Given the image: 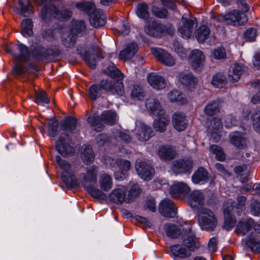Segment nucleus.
Listing matches in <instances>:
<instances>
[{"label": "nucleus", "mask_w": 260, "mask_h": 260, "mask_svg": "<svg viewBox=\"0 0 260 260\" xmlns=\"http://www.w3.org/2000/svg\"><path fill=\"white\" fill-rule=\"evenodd\" d=\"M181 239L183 240L182 245L176 244L170 247L171 251L175 257H189L190 255V251L195 250L200 246L194 232L187 233L186 235H183Z\"/></svg>", "instance_id": "f257e3e1"}, {"label": "nucleus", "mask_w": 260, "mask_h": 260, "mask_svg": "<svg viewBox=\"0 0 260 260\" xmlns=\"http://www.w3.org/2000/svg\"><path fill=\"white\" fill-rule=\"evenodd\" d=\"M110 76L116 80H103L100 82L102 89L111 94L122 95L124 92V87L121 81L123 79V74L119 70L115 68L111 73Z\"/></svg>", "instance_id": "f03ea898"}, {"label": "nucleus", "mask_w": 260, "mask_h": 260, "mask_svg": "<svg viewBox=\"0 0 260 260\" xmlns=\"http://www.w3.org/2000/svg\"><path fill=\"white\" fill-rule=\"evenodd\" d=\"M77 7L83 10L93 12L90 18V23L94 27L103 26L106 23V16L104 13L101 10L95 9V5L90 2L83 3H78Z\"/></svg>", "instance_id": "7ed1b4c3"}, {"label": "nucleus", "mask_w": 260, "mask_h": 260, "mask_svg": "<svg viewBox=\"0 0 260 260\" xmlns=\"http://www.w3.org/2000/svg\"><path fill=\"white\" fill-rule=\"evenodd\" d=\"M217 22H224L233 26H238L244 24L248 20L246 14L239 11L234 10L225 15H217L213 17Z\"/></svg>", "instance_id": "20e7f679"}, {"label": "nucleus", "mask_w": 260, "mask_h": 260, "mask_svg": "<svg viewBox=\"0 0 260 260\" xmlns=\"http://www.w3.org/2000/svg\"><path fill=\"white\" fill-rule=\"evenodd\" d=\"M199 224L202 230L212 231L216 226L217 220L214 213L208 208H201L199 210Z\"/></svg>", "instance_id": "39448f33"}, {"label": "nucleus", "mask_w": 260, "mask_h": 260, "mask_svg": "<svg viewBox=\"0 0 260 260\" xmlns=\"http://www.w3.org/2000/svg\"><path fill=\"white\" fill-rule=\"evenodd\" d=\"M77 51L91 69H94L97 61L102 58L101 52L93 46L90 48L84 46H79L77 48Z\"/></svg>", "instance_id": "423d86ee"}, {"label": "nucleus", "mask_w": 260, "mask_h": 260, "mask_svg": "<svg viewBox=\"0 0 260 260\" xmlns=\"http://www.w3.org/2000/svg\"><path fill=\"white\" fill-rule=\"evenodd\" d=\"M113 138L109 140L106 134H101L96 138V142L99 146H102L110 142L115 145L120 146L118 143L121 141L128 143L131 141V138L127 134L121 132L120 131L116 130L113 132Z\"/></svg>", "instance_id": "0eeeda50"}, {"label": "nucleus", "mask_w": 260, "mask_h": 260, "mask_svg": "<svg viewBox=\"0 0 260 260\" xmlns=\"http://www.w3.org/2000/svg\"><path fill=\"white\" fill-rule=\"evenodd\" d=\"M192 229V225L190 223L186 222L179 226L171 223L166 224L164 226L167 235L172 238H177L179 236H181L182 238L183 235L194 232Z\"/></svg>", "instance_id": "6e6552de"}, {"label": "nucleus", "mask_w": 260, "mask_h": 260, "mask_svg": "<svg viewBox=\"0 0 260 260\" xmlns=\"http://www.w3.org/2000/svg\"><path fill=\"white\" fill-rule=\"evenodd\" d=\"M56 161L62 170L61 178L67 185H72L74 180V172L71 165L67 161L62 159L59 156H56Z\"/></svg>", "instance_id": "1a4fd4ad"}, {"label": "nucleus", "mask_w": 260, "mask_h": 260, "mask_svg": "<svg viewBox=\"0 0 260 260\" xmlns=\"http://www.w3.org/2000/svg\"><path fill=\"white\" fill-rule=\"evenodd\" d=\"M70 142V139L66 133L60 134L59 139L56 142V148L61 155L66 156L74 152V149L71 146Z\"/></svg>", "instance_id": "9d476101"}, {"label": "nucleus", "mask_w": 260, "mask_h": 260, "mask_svg": "<svg viewBox=\"0 0 260 260\" xmlns=\"http://www.w3.org/2000/svg\"><path fill=\"white\" fill-rule=\"evenodd\" d=\"M135 168L139 176L144 180H150L154 175V168L142 159L137 160Z\"/></svg>", "instance_id": "9b49d317"}, {"label": "nucleus", "mask_w": 260, "mask_h": 260, "mask_svg": "<svg viewBox=\"0 0 260 260\" xmlns=\"http://www.w3.org/2000/svg\"><path fill=\"white\" fill-rule=\"evenodd\" d=\"M205 57L203 52L194 49L189 55L188 59L192 69L196 72H201L204 66Z\"/></svg>", "instance_id": "f8f14e48"}, {"label": "nucleus", "mask_w": 260, "mask_h": 260, "mask_svg": "<svg viewBox=\"0 0 260 260\" xmlns=\"http://www.w3.org/2000/svg\"><path fill=\"white\" fill-rule=\"evenodd\" d=\"M152 54L162 64L166 66L172 67L175 64V59L168 51L159 48H152Z\"/></svg>", "instance_id": "ddd939ff"}, {"label": "nucleus", "mask_w": 260, "mask_h": 260, "mask_svg": "<svg viewBox=\"0 0 260 260\" xmlns=\"http://www.w3.org/2000/svg\"><path fill=\"white\" fill-rule=\"evenodd\" d=\"M181 21L182 24L179 27L178 31L182 37L188 38L191 36L194 28L197 25V20L194 18H187L183 16Z\"/></svg>", "instance_id": "4468645a"}, {"label": "nucleus", "mask_w": 260, "mask_h": 260, "mask_svg": "<svg viewBox=\"0 0 260 260\" xmlns=\"http://www.w3.org/2000/svg\"><path fill=\"white\" fill-rule=\"evenodd\" d=\"M185 197L187 199L188 205L193 209H199L205 202V196L200 190H195L192 191L190 190L188 194Z\"/></svg>", "instance_id": "2eb2a0df"}, {"label": "nucleus", "mask_w": 260, "mask_h": 260, "mask_svg": "<svg viewBox=\"0 0 260 260\" xmlns=\"http://www.w3.org/2000/svg\"><path fill=\"white\" fill-rule=\"evenodd\" d=\"M189 191V187L183 182L175 183L169 188L170 194L176 199L180 198L182 196H187Z\"/></svg>", "instance_id": "dca6fc26"}, {"label": "nucleus", "mask_w": 260, "mask_h": 260, "mask_svg": "<svg viewBox=\"0 0 260 260\" xmlns=\"http://www.w3.org/2000/svg\"><path fill=\"white\" fill-rule=\"evenodd\" d=\"M145 106L148 111L155 116L161 117L165 115L164 109L159 101L155 98H148L146 101Z\"/></svg>", "instance_id": "f3484780"}, {"label": "nucleus", "mask_w": 260, "mask_h": 260, "mask_svg": "<svg viewBox=\"0 0 260 260\" xmlns=\"http://www.w3.org/2000/svg\"><path fill=\"white\" fill-rule=\"evenodd\" d=\"M126 190L124 187L115 188L109 194L110 201L117 204H121L124 202H129L131 199L126 197Z\"/></svg>", "instance_id": "a211bd4d"}, {"label": "nucleus", "mask_w": 260, "mask_h": 260, "mask_svg": "<svg viewBox=\"0 0 260 260\" xmlns=\"http://www.w3.org/2000/svg\"><path fill=\"white\" fill-rule=\"evenodd\" d=\"M158 211L163 216L167 218H172L176 214L174 204L169 199L161 201L158 207Z\"/></svg>", "instance_id": "6ab92c4d"}, {"label": "nucleus", "mask_w": 260, "mask_h": 260, "mask_svg": "<svg viewBox=\"0 0 260 260\" xmlns=\"http://www.w3.org/2000/svg\"><path fill=\"white\" fill-rule=\"evenodd\" d=\"M98 172V168L95 166H91L87 169L86 174L82 173L80 175L81 184L85 188L91 186L90 183L96 181Z\"/></svg>", "instance_id": "aec40b11"}, {"label": "nucleus", "mask_w": 260, "mask_h": 260, "mask_svg": "<svg viewBox=\"0 0 260 260\" xmlns=\"http://www.w3.org/2000/svg\"><path fill=\"white\" fill-rule=\"evenodd\" d=\"M192 166L190 159H179L173 161L172 170L176 174L190 173Z\"/></svg>", "instance_id": "412c9836"}, {"label": "nucleus", "mask_w": 260, "mask_h": 260, "mask_svg": "<svg viewBox=\"0 0 260 260\" xmlns=\"http://www.w3.org/2000/svg\"><path fill=\"white\" fill-rule=\"evenodd\" d=\"M222 127V122L219 118H214L210 121V124L208 125L207 131L210 134L211 138L215 142L220 140L221 137L220 128Z\"/></svg>", "instance_id": "4be33fe9"}, {"label": "nucleus", "mask_w": 260, "mask_h": 260, "mask_svg": "<svg viewBox=\"0 0 260 260\" xmlns=\"http://www.w3.org/2000/svg\"><path fill=\"white\" fill-rule=\"evenodd\" d=\"M147 79L149 85L156 90L165 88L167 83L164 78L156 73H151L147 75Z\"/></svg>", "instance_id": "5701e85b"}, {"label": "nucleus", "mask_w": 260, "mask_h": 260, "mask_svg": "<svg viewBox=\"0 0 260 260\" xmlns=\"http://www.w3.org/2000/svg\"><path fill=\"white\" fill-rule=\"evenodd\" d=\"M157 154L161 159L170 160L176 156L177 152L175 148L171 145H162L158 147Z\"/></svg>", "instance_id": "b1692460"}, {"label": "nucleus", "mask_w": 260, "mask_h": 260, "mask_svg": "<svg viewBox=\"0 0 260 260\" xmlns=\"http://www.w3.org/2000/svg\"><path fill=\"white\" fill-rule=\"evenodd\" d=\"M137 126L138 128L137 136L140 141H147L152 136L153 131L151 128L145 123L139 122Z\"/></svg>", "instance_id": "393cba45"}, {"label": "nucleus", "mask_w": 260, "mask_h": 260, "mask_svg": "<svg viewBox=\"0 0 260 260\" xmlns=\"http://www.w3.org/2000/svg\"><path fill=\"white\" fill-rule=\"evenodd\" d=\"M181 83L188 89L194 88L198 84V79L191 73H181L178 77Z\"/></svg>", "instance_id": "a878e982"}, {"label": "nucleus", "mask_w": 260, "mask_h": 260, "mask_svg": "<svg viewBox=\"0 0 260 260\" xmlns=\"http://www.w3.org/2000/svg\"><path fill=\"white\" fill-rule=\"evenodd\" d=\"M172 123L174 128L178 132L184 131L187 125V120L182 113H175L173 114Z\"/></svg>", "instance_id": "bb28decb"}, {"label": "nucleus", "mask_w": 260, "mask_h": 260, "mask_svg": "<svg viewBox=\"0 0 260 260\" xmlns=\"http://www.w3.org/2000/svg\"><path fill=\"white\" fill-rule=\"evenodd\" d=\"M237 203L236 205L233 203H228L225 204L224 208H228L231 211L236 213L238 215H240L243 207L245 205L246 198L243 196H238L237 198Z\"/></svg>", "instance_id": "cd10ccee"}, {"label": "nucleus", "mask_w": 260, "mask_h": 260, "mask_svg": "<svg viewBox=\"0 0 260 260\" xmlns=\"http://www.w3.org/2000/svg\"><path fill=\"white\" fill-rule=\"evenodd\" d=\"M48 120L47 129H46V125L42 123V126L40 127L41 131L42 134L47 132L49 137L54 138L57 135L58 121L53 118Z\"/></svg>", "instance_id": "c85d7f7f"}, {"label": "nucleus", "mask_w": 260, "mask_h": 260, "mask_svg": "<svg viewBox=\"0 0 260 260\" xmlns=\"http://www.w3.org/2000/svg\"><path fill=\"white\" fill-rule=\"evenodd\" d=\"M116 164L121 172L115 173V177L117 180H123L125 177V172L130 169L131 163L128 160L119 158L116 160Z\"/></svg>", "instance_id": "c756f323"}, {"label": "nucleus", "mask_w": 260, "mask_h": 260, "mask_svg": "<svg viewBox=\"0 0 260 260\" xmlns=\"http://www.w3.org/2000/svg\"><path fill=\"white\" fill-rule=\"evenodd\" d=\"M59 12L57 8L53 5L45 6L41 11V17L42 19L47 21L51 16L59 18Z\"/></svg>", "instance_id": "7c9ffc66"}, {"label": "nucleus", "mask_w": 260, "mask_h": 260, "mask_svg": "<svg viewBox=\"0 0 260 260\" xmlns=\"http://www.w3.org/2000/svg\"><path fill=\"white\" fill-rule=\"evenodd\" d=\"M244 69L245 67L242 64H234L229 70L228 76L229 79L233 82L238 81L244 71Z\"/></svg>", "instance_id": "2f4dec72"}, {"label": "nucleus", "mask_w": 260, "mask_h": 260, "mask_svg": "<svg viewBox=\"0 0 260 260\" xmlns=\"http://www.w3.org/2000/svg\"><path fill=\"white\" fill-rule=\"evenodd\" d=\"M145 32L151 36L158 37L162 32V28L160 24L155 21L147 23L145 27Z\"/></svg>", "instance_id": "473e14b6"}, {"label": "nucleus", "mask_w": 260, "mask_h": 260, "mask_svg": "<svg viewBox=\"0 0 260 260\" xmlns=\"http://www.w3.org/2000/svg\"><path fill=\"white\" fill-rule=\"evenodd\" d=\"M138 50V46L136 43L129 44L124 50L120 52L119 58L123 60L131 59L134 56Z\"/></svg>", "instance_id": "72a5a7b5"}, {"label": "nucleus", "mask_w": 260, "mask_h": 260, "mask_svg": "<svg viewBox=\"0 0 260 260\" xmlns=\"http://www.w3.org/2000/svg\"><path fill=\"white\" fill-rule=\"evenodd\" d=\"M254 223L251 218L243 219L237 225L236 232L238 234L245 235L250 230Z\"/></svg>", "instance_id": "f704fd0d"}, {"label": "nucleus", "mask_w": 260, "mask_h": 260, "mask_svg": "<svg viewBox=\"0 0 260 260\" xmlns=\"http://www.w3.org/2000/svg\"><path fill=\"white\" fill-rule=\"evenodd\" d=\"M99 184L101 190L107 192L112 187V178L110 175L107 174H103L100 176Z\"/></svg>", "instance_id": "c9c22d12"}, {"label": "nucleus", "mask_w": 260, "mask_h": 260, "mask_svg": "<svg viewBox=\"0 0 260 260\" xmlns=\"http://www.w3.org/2000/svg\"><path fill=\"white\" fill-rule=\"evenodd\" d=\"M18 54H13L18 61H27L30 57V53L27 47L23 44H18L16 46Z\"/></svg>", "instance_id": "e433bc0d"}, {"label": "nucleus", "mask_w": 260, "mask_h": 260, "mask_svg": "<svg viewBox=\"0 0 260 260\" xmlns=\"http://www.w3.org/2000/svg\"><path fill=\"white\" fill-rule=\"evenodd\" d=\"M233 212L228 208H224V216L225 218L224 228L226 230H229L233 228L236 224V220L234 217Z\"/></svg>", "instance_id": "4c0bfd02"}, {"label": "nucleus", "mask_w": 260, "mask_h": 260, "mask_svg": "<svg viewBox=\"0 0 260 260\" xmlns=\"http://www.w3.org/2000/svg\"><path fill=\"white\" fill-rule=\"evenodd\" d=\"M101 120L109 125H113L116 123L118 118L115 112L108 110L104 111L100 117Z\"/></svg>", "instance_id": "58836bf2"}, {"label": "nucleus", "mask_w": 260, "mask_h": 260, "mask_svg": "<svg viewBox=\"0 0 260 260\" xmlns=\"http://www.w3.org/2000/svg\"><path fill=\"white\" fill-rule=\"evenodd\" d=\"M168 98L171 102H177L179 104H184L187 102L184 94L177 90H173L169 92Z\"/></svg>", "instance_id": "ea45409f"}, {"label": "nucleus", "mask_w": 260, "mask_h": 260, "mask_svg": "<svg viewBox=\"0 0 260 260\" xmlns=\"http://www.w3.org/2000/svg\"><path fill=\"white\" fill-rule=\"evenodd\" d=\"M231 142L238 148H242L246 144L245 138L239 132H234L230 136Z\"/></svg>", "instance_id": "a19ab883"}, {"label": "nucleus", "mask_w": 260, "mask_h": 260, "mask_svg": "<svg viewBox=\"0 0 260 260\" xmlns=\"http://www.w3.org/2000/svg\"><path fill=\"white\" fill-rule=\"evenodd\" d=\"M247 245L252 251L258 253L260 252V241L254 235H250L246 240Z\"/></svg>", "instance_id": "79ce46f5"}, {"label": "nucleus", "mask_w": 260, "mask_h": 260, "mask_svg": "<svg viewBox=\"0 0 260 260\" xmlns=\"http://www.w3.org/2000/svg\"><path fill=\"white\" fill-rule=\"evenodd\" d=\"M19 13L23 16H27L32 13V6L28 0H19Z\"/></svg>", "instance_id": "37998d69"}, {"label": "nucleus", "mask_w": 260, "mask_h": 260, "mask_svg": "<svg viewBox=\"0 0 260 260\" xmlns=\"http://www.w3.org/2000/svg\"><path fill=\"white\" fill-rule=\"evenodd\" d=\"M21 34L25 37H30L32 35V22L29 19H24L21 24Z\"/></svg>", "instance_id": "c03bdc74"}, {"label": "nucleus", "mask_w": 260, "mask_h": 260, "mask_svg": "<svg viewBox=\"0 0 260 260\" xmlns=\"http://www.w3.org/2000/svg\"><path fill=\"white\" fill-rule=\"evenodd\" d=\"M81 158L83 162L87 165L92 162L94 160V154L92 148L89 146L84 145L81 152Z\"/></svg>", "instance_id": "a18cd8bd"}, {"label": "nucleus", "mask_w": 260, "mask_h": 260, "mask_svg": "<svg viewBox=\"0 0 260 260\" xmlns=\"http://www.w3.org/2000/svg\"><path fill=\"white\" fill-rule=\"evenodd\" d=\"M160 117L159 119L154 120L153 127L156 131L164 133L166 131V126L169 124V119L164 115Z\"/></svg>", "instance_id": "49530a36"}, {"label": "nucleus", "mask_w": 260, "mask_h": 260, "mask_svg": "<svg viewBox=\"0 0 260 260\" xmlns=\"http://www.w3.org/2000/svg\"><path fill=\"white\" fill-rule=\"evenodd\" d=\"M210 30L206 25L201 26L196 32V38L199 43H203L209 37Z\"/></svg>", "instance_id": "de8ad7c7"}, {"label": "nucleus", "mask_w": 260, "mask_h": 260, "mask_svg": "<svg viewBox=\"0 0 260 260\" xmlns=\"http://www.w3.org/2000/svg\"><path fill=\"white\" fill-rule=\"evenodd\" d=\"M207 178L208 173L207 171L203 168H200L192 175V180L194 184H198L206 180Z\"/></svg>", "instance_id": "09e8293b"}, {"label": "nucleus", "mask_w": 260, "mask_h": 260, "mask_svg": "<svg viewBox=\"0 0 260 260\" xmlns=\"http://www.w3.org/2000/svg\"><path fill=\"white\" fill-rule=\"evenodd\" d=\"M220 107V104L219 101H213L206 105L204 111L207 115H213L219 111Z\"/></svg>", "instance_id": "8fccbe9b"}, {"label": "nucleus", "mask_w": 260, "mask_h": 260, "mask_svg": "<svg viewBox=\"0 0 260 260\" xmlns=\"http://www.w3.org/2000/svg\"><path fill=\"white\" fill-rule=\"evenodd\" d=\"M88 193L91 197L95 199H97L101 200H105L107 199V196L102 190L100 189L95 188L92 186H88L86 188Z\"/></svg>", "instance_id": "3c124183"}, {"label": "nucleus", "mask_w": 260, "mask_h": 260, "mask_svg": "<svg viewBox=\"0 0 260 260\" xmlns=\"http://www.w3.org/2000/svg\"><path fill=\"white\" fill-rule=\"evenodd\" d=\"M131 98L135 101H143L145 97L143 89L137 85L133 86L130 93Z\"/></svg>", "instance_id": "603ef678"}, {"label": "nucleus", "mask_w": 260, "mask_h": 260, "mask_svg": "<svg viewBox=\"0 0 260 260\" xmlns=\"http://www.w3.org/2000/svg\"><path fill=\"white\" fill-rule=\"evenodd\" d=\"M89 98L95 101L101 96L102 94V89L101 85L93 84L90 86L88 91Z\"/></svg>", "instance_id": "864d4df0"}, {"label": "nucleus", "mask_w": 260, "mask_h": 260, "mask_svg": "<svg viewBox=\"0 0 260 260\" xmlns=\"http://www.w3.org/2000/svg\"><path fill=\"white\" fill-rule=\"evenodd\" d=\"M99 119V116L96 114L89 116L87 119L92 128L97 132L101 131L104 127V125L100 121Z\"/></svg>", "instance_id": "5fc2aeb1"}, {"label": "nucleus", "mask_w": 260, "mask_h": 260, "mask_svg": "<svg viewBox=\"0 0 260 260\" xmlns=\"http://www.w3.org/2000/svg\"><path fill=\"white\" fill-rule=\"evenodd\" d=\"M226 83V78L221 74H217L213 77L212 84L216 87L221 88L224 86Z\"/></svg>", "instance_id": "6e6d98bb"}, {"label": "nucleus", "mask_w": 260, "mask_h": 260, "mask_svg": "<svg viewBox=\"0 0 260 260\" xmlns=\"http://www.w3.org/2000/svg\"><path fill=\"white\" fill-rule=\"evenodd\" d=\"M250 117L254 130L259 132L260 131V111L252 112L250 114Z\"/></svg>", "instance_id": "4d7b16f0"}, {"label": "nucleus", "mask_w": 260, "mask_h": 260, "mask_svg": "<svg viewBox=\"0 0 260 260\" xmlns=\"http://www.w3.org/2000/svg\"><path fill=\"white\" fill-rule=\"evenodd\" d=\"M76 124V119L72 117L67 119L64 121L62 126L66 131L73 132L75 129Z\"/></svg>", "instance_id": "13d9d810"}, {"label": "nucleus", "mask_w": 260, "mask_h": 260, "mask_svg": "<svg viewBox=\"0 0 260 260\" xmlns=\"http://www.w3.org/2000/svg\"><path fill=\"white\" fill-rule=\"evenodd\" d=\"M137 14L140 18L147 19L149 17L147 6L146 4L143 3L138 5L137 7Z\"/></svg>", "instance_id": "bf43d9fd"}, {"label": "nucleus", "mask_w": 260, "mask_h": 260, "mask_svg": "<svg viewBox=\"0 0 260 260\" xmlns=\"http://www.w3.org/2000/svg\"><path fill=\"white\" fill-rule=\"evenodd\" d=\"M46 49L41 46L36 47L32 53V56L37 60H41L46 57Z\"/></svg>", "instance_id": "052dcab7"}, {"label": "nucleus", "mask_w": 260, "mask_h": 260, "mask_svg": "<svg viewBox=\"0 0 260 260\" xmlns=\"http://www.w3.org/2000/svg\"><path fill=\"white\" fill-rule=\"evenodd\" d=\"M35 102L39 104L40 103L49 104L50 100L48 98L46 93L44 91H40L36 92Z\"/></svg>", "instance_id": "680f3d73"}, {"label": "nucleus", "mask_w": 260, "mask_h": 260, "mask_svg": "<svg viewBox=\"0 0 260 260\" xmlns=\"http://www.w3.org/2000/svg\"><path fill=\"white\" fill-rule=\"evenodd\" d=\"M210 151L215 155L217 159L222 161L225 158V154L223 153L222 148L220 147L213 145L210 147Z\"/></svg>", "instance_id": "e2e57ef3"}, {"label": "nucleus", "mask_w": 260, "mask_h": 260, "mask_svg": "<svg viewBox=\"0 0 260 260\" xmlns=\"http://www.w3.org/2000/svg\"><path fill=\"white\" fill-rule=\"evenodd\" d=\"M256 36V29L253 27L249 28L244 33V37L245 40L248 42L254 41Z\"/></svg>", "instance_id": "0e129e2a"}, {"label": "nucleus", "mask_w": 260, "mask_h": 260, "mask_svg": "<svg viewBox=\"0 0 260 260\" xmlns=\"http://www.w3.org/2000/svg\"><path fill=\"white\" fill-rule=\"evenodd\" d=\"M211 56L214 59H221L226 57V53L223 48L218 47L212 52Z\"/></svg>", "instance_id": "69168bd1"}, {"label": "nucleus", "mask_w": 260, "mask_h": 260, "mask_svg": "<svg viewBox=\"0 0 260 260\" xmlns=\"http://www.w3.org/2000/svg\"><path fill=\"white\" fill-rule=\"evenodd\" d=\"M250 211L252 215L258 216L260 214V203L255 199H252L251 200Z\"/></svg>", "instance_id": "338daca9"}, {"label": "nucleus", "mask_w": 260, "mask_h": 260, "mask_svg": "<svg viewBox=\"0 0 260 260\" xmlns=\"http://www.w3.org/2000/svg\"><path fill=\"white\" fill-rule=\"evenodd\" d=\"M252 86L256 89L258 90V92L253 96L251 102L255 104L260 103V81L258 80H255L253 83Z\"/></svg>", "instance_id": "774afa93"}]
</instances>
